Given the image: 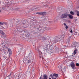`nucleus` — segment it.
Returning a JSON list of instances; mask_svg holds the SVG:
<instances>
[{"mask_svg": "<svg viewBox=\"0 0 79 79\" xmlns=\"http://www.w3.org/2000/svg\"><path fill=\"white\" fill-rule=\"evenodd\" d=\"M34 46H33V47H34Z\"/></svg>", "mask_w": 79, "mask_h": 79, "instance_id": "nucleus-47", "label": "nucleus"}, {"mask_svg": "<svg viewBox=\"0 0 79 79\" xmlns=\"http://www.w3.org/2000/svg\"><path fill=\"white\" fill-rule=\"evenodd\" d=\"M42 39L43 40H45V37H43Z\"/></svg>", "mask_w": 79, "mask_h": 79, "instance_id": "nucleus-31", "label": "nucleus"}, {"mask_svg": "<svg viewBox=\"0 0 79 79\" xmlns=\"http://www.w3.org/2000/svg\"><path fill=\"white\" fill-rule=\"evenodd\" d=\"M27 0L29 1V0Z\"/></svg>", "mask_w": 79, "mask_h": 79, "instance_id": "nucleus-46", "label": "nucleus"}, {"mask_svg": "<svg viewBox=\"0 0 79 79\" xmlns=\"http://www.w3.org/2000/svg\"><path fill=\"white\" fill-rule=\"evenodd\" d=\"M7 23H6L5 24V27H6V25H7Z\"/></svg>", "mask_w": 79, "mask_h": 79, "instance_id": "nucleus-27", "label": "nucleus"}, {"mask_svg": "<svg viewBox=\"0 0 79 79\" xmlns=\"http://www.w3.org/2000/svg\"><path fill=\"white\" fill-rule=\"evenodd\" d=\"M39 79H42V77H40Z\"/></svg>", "mask_w": 79, "mask_h": 79, "instance_id": "nucleus-35", "label": "nucleus"}, {"mask_svg": "<svg viewBox=\"0 0 79 79\" xmlns=\"http://www.w3.org/2000/svg\"><path fill=\"white\" fill-rule=\"evenodd\" d=\"M64 26H67V25H66V24L65 23H64Z\"/></svg>", "mask_w": 79, "mask_h": 79, "instance_id": "nucleus-29", "label": "nucleus"}, {"mask_svg": "<svg viewBox=\"0 0 79 79\" xmlns=\"http://www.w3.org/2000/svg\"><path fill=\"white\" fill-rule=\"evenodd\" d=\"M36 14L41 15V16H44L45 15V12H40L36 13Z\"/></svg>", "mask_w": 79, "mask_h": 79, "instance_id": "nucleus-2", "label": "nucleus"}, {"mask_svg": "<svg viewBox=\"0 0 79 79\" xmlns=\"http://www.w3.org/2000/svg\"><path fill=\"white\" fill-rule=\"evenodd\" d=\"M42 18L43 19L41 20V21L42 22H44V20L46 19V18L45 17H43Z\"/></svg>", "mask_w": 79, "mask_h": 79, "instance_id": "nucleus-14", "label": "nucleus"}, {"mask_svg": "<svg viewBox=\"0 0 79 79\" xmlns=\"http://www.w3.org/2000/svg\"><path fill=\"white\" fill-rule=\"evenodd\" d=\"M19 8H16L15 9L16 10H19Z\"/></svg>", "mask_w": 79, "mask_h": 79, "instance_id": "nucleus-32", "label": "nucleus"}, {"mask_svg": "<svg viewBox=\"0 0 79 79\" xmlns=\"http://www.w3.org/2000/svg\"><path fill=\"white\" fill-rule=\"evenodd\" d=\"M72 46L73 47H76V43H73Z\"/></svg>", "mask_w": 79, "mask_h": 79, "instance_id": "nucleus-13", "label": "nucleus"}, {"mask_svg": "<svg viewBox=\"0 0 79 79\" xmlns=\"http://www.w3.org/2000/svg\"><path fill=\"white\" fill-rule=\"evenodd\" d=\"M28 63H31V60H28L27 62Z\"/></svg>", "mask_w": 79, "mask_h": 79, "instance_id": "nucleus-21", "label": "nucleus"}, {"mask_svg": "<svg viewBox=\"0 0 79 79\" xmlns=\"http://www.w3.org/2000/svg\"><path fill=\"white\" fill-rule=\"evenodd\" d=\"M53 76L54 77H55L56 78H57L58 77V74H56V73H54L53 74Z\"/></svg>", "mask_w": 79, "mask_h": 79, "instance_id": "nucleus-8", "label": "nucleus"}, {"mask_svg": "<svg viewBox=\"0 0 79 79\" xmlns=\"http://www.w3.org/2000/svg\"><path fill=\"white\" fill-rule=\"evenodd\" d=\"M0 32L1 33V34H2V35H4V34H5V33L3 32V31L0 30Z\"/></svg>", "mask_w": 79, "mask_h": 79, "instance_id": "nucleus-16", "label": "nucleus"}, {"mask_svg": "<svg viewBox=\"0 0 79 79\" xmlns=\"http://www.w3.org/2000/svg\"><path fill=\"white\" fill-rule=\"evenodd\" d=\"M52 53L53 52H51Z\"/></svg>", "mask_w": 79, "mask_h": 79, "instance_id": "nucleus-45", "label": "nucleus"}, {"mask_svg": "<svg viewBox=\"0 0 79 79\" xmlns=\"http://www.w3.org/2000/svg\"><path fill=\"white\" fill-rule=\"evenodd\" d=\"M8 50L9 55H11L12 53L11 52V49L8 48Z\"/></svg>", "mask_w": 79, "mask_h": 79, "instance_id": "nucleus-5", "label": "nucleus"}, {"mask_svg": "<svg viewBox=\"0 0 79 79\" xmlns=\"http://www.w3.org/2000/svg\"><path fill=\"white\" fill-rule=\"evenodd\" d=\"M40 58H43V56H42V52H40Z\"/></svg>", "mask_w": 79, "mask_h": 79, "instance_id": "nucleus-12", "label": "nucleus"}, {"mask_svg": "<svg viewBox=\"0 0 79 79\" xmlns=\"http://www.w3.org/2000/svg\"><path fill=\"white\" fill-rule=\"evenodd\" d=\"M65 26H66L65 28H66V29H68V26L67 25Z\"/></svg>", "mask_w": 79, "mask_h": 79, "instance_id": "nucleus-28", "label": "nucleus"}, {"mask_svg": "<svg viewBox=\"0 0 79 79\" xmlns=\"http://www.w3.org/2000/svg\"><path fill=\"white\" fill-rule=\"evenodd\" d=\"M42 4L43 5H44V6H46L47 4V2H42Z\"/></svg>", "mask_w": 79, "mask_h": 79, "instance_id": "nucleus-9", "label": "nucleus"}, {"mask_svg": "<svg viewBox=\"0 0 79 79\" xmlns=\"http://www.w3.org/2000/svg\"><path fill=\"white\" fill-rule=\"evenodd\" d=\"M24 32H26V31H24Z\"/></svg>", "mask_w": 79, "mask_h": 79, "instance_id": "nucleus-41", "label": "nucleus"}, {"mask_svg": "<svg viewBox=\"0 0 79 79\" xmlns=\"http://www.w3.org/2000/svg\"><path fill=\"white\" fill-rule=\"evenodd\" d=\"M0 12H1V10H0Z\"/></svg>", "mask_w": 79, "mask_h": 79, "instance_id": "nucleus-43", "label": "nucleus"}, {"mask_svg": "<svg viewBox=\"0 0 79 79\" xmlns=\"http://www.w3.org/2000/svg\"><path fill=\"white\" fill-rule=\"evenodd\" d=\"M17 21H16L17 23H19V24H20L21 23V20H17Z\"/></svg>", "mask_w": 79, "mask_h": 79, "instance_id": "nucleus-15", "label": "nucleus"}, {"mask_svg": "<svg viewBox=\"0 0 79 79\" xmlns=\"http://www.w3.org/2000/svg\"><path fill=\"white\" fill-rule=\"evenodd\" d=\"M5 23L4 22H0V25H3V24H5Z\"/></svg>", "mask_w": 79, "mask_h": 79, "instance_id": "nucleus-20", "label": "nucleus"}, {"mask_svg": "<svg viewBox=\"0 0 79 79\" xmlns=\"http://www.w3.org/2000/svg\"><path fill=\"white\" fill-rule=\"evenodd\" d=\"M70 13L71 15H74V13L73 12V11H71Z\"/></svg>", "mask_w": 79, "mask_h": 79, "instance_id": "nucleus-19", "label": "nucleus"}, {"mask_svg": "<svg viewBox=\"0 0 79 79\" xmlns=\"http://www.w3.org/2000/svg\"><path fill=\"white\" fill-rule=\"evenodd\" d=\"M68 16L69 17V18L71 19L73 18V16L70 14L68 15Z\"/></svg>", "mask_w": 79, "mask_h": 79, "instance_id": "nucleus-6", "label": "nucleus"}, {"mask_svg": "<svg viewBox=\"0 0 79 79\" xmlns=\"http://www.w3.org/2000/svg\"><path fill=\"white\" fill-rule=\"evenodd\" d=\"M2 9L3 10H6V7H2Z\"/></svg>", "mask_w": 79, "mask_h": 79, "instance_id": "nucleus-26", "label": "nucleus"}, {"mask_svg": "<svg viewBox=\"0 0 79 79\" xmlns=\"http://www.w3.org/2000/svg\"><path fill=\"white\" fill-rule=\"evenodd\" d=\"M43 77L44 78H43L42 79H47V75L44 74L43 76Z\"/></svg>", "mask_w": 79, "mask_h": 79, "instance_id": "nucleus-4", "label": "nucleus"}, {"mask_svg": "<svg viewBox=\"0 0 79 79\" xmlns=\"http://www.w3.org/2000/svg\"><path fill=\"white\" fill-rule=\"evenodd\" d=\"M68 15L67 14H63L62 15L60 16V18L62 19H64V18H66L68 17Z\"/></svg>", "mask_w": 79, "mask_h": 79, "instance_id": "nucleus-1", "label": "nucleus"}, {"mask_svg": "<svg viewBox=\"0 0 79 79\" xmlns=\"http://www.w3.org/2000/svg\"><path fill=\"white\" fill-rule=\"evenodd\" d=\"M58 40V38H56L55 40H54V43H56V42H57Z\"/></svg>", "mask_w": 79, "mask_h": 79, "instance_id": "nucleus-11", "label": "nucleus"}, {"mask_svg": "<svg viewBox=\"0 0 79 79\" xmlns=\"http://www.w3.org/2000/svg\"><path fill=\"white\" fill-rule=\"evenodd\" d=\"M76 53H77V49H75L74 51V55H76Z\"/></svg>", "mask_w": 79, "mask_h": 79, "instance_id": "nucleus-18", "label": "nucleus"}, {"mask_svg": "<svg viewBox=\"0 0 79 79\" xmlns=\"http://www.w3.org/2000/svg\"><path fill=\"white\" fill-rule=\"evenodd\" d=\"M70 32H71V34H72V33H73V30H71L70 31Z\"/></svg>", "mask_w": 79, "mask_h": 79, "instance_id": "nucleus-30", "label": "nucleus"}, {"mask_svg": "<svg viewBox=\"0 0 79 79\" xmlns=\"http://www.w3.org/2000/svg\"><path fill=\"white\" fill-rule=\"evenodd\" d=\"M62 70H63V68L62 69Z\"/></svg>", "mask_w": 79, "mask_h": 79, "instance_id": "nucleus-40", "label": "nucleus"}, {"mask_svg": "<svg viewBox=\"0 0 79 79\" xmlns=\"http://www.w3.org/2000/svg\"><path fill=\"white\" fill-rule=\"evenodd\" d=\"M49 79H52L51 78H49Z\"/></svg>", "mask_w": 79, "mask_h": 79, "instance_id": "nucleus-37", "label": "nucleus"}, {"mask_svg": "<svg viewBox=\"0 0 79 79\" xmlns=\"http://www.w3.org/2000/svg\"><path fill=\"white\" fill-rule=\"evenodd\" d=\"M76 66H79V64L76 63Z\"/></svg>", "mask_w": 79, "mask_h": 79, "instance_id": "nucleus-25", "label": "nucleus"}, {"mask_svg": "<svg viewBox=\"0 0 79 79\" xmlns=\"http://www.w3.org/2000/svg\"><path fill=\"white\" fill-rule=\"evenodd\" d=\"M67 22L68 23H71V20H68Z\"/></svg>", "mask_w": 79, "mask_h": 79, "instance_id": "nucleus-22", "label": "nucleus"}, {"mask_svg": "<svg viewBox=\"0 0 79 79\" xmlns=\"http://www.w3.org/2000/svg\"><path fill=\"white\" fill-rule=\"evenodd\" d=\"M22 24L23 25H25V24H26V23H23Z\"/></svg>", "mask_w": 79, "mask_h": 79, "instance_id": "nucleus-34", "label": "nucleus"}, {"mask_svg": "<svg viewBox=\"0 0 79 79\" xmlns=\"http://www.w3.org/2000/svg\"><path fill=\"white\" fill-rule=\"evenodd\" d=\"M64 69H65V68H64Z\"/></svg>", "mask_w": 79, "mask_h": 79, "instance_id": "nucleus-42", "label": "nucleus"}, {"mask_svg": "<svg viewBox=\"0 0 79 79\" xmlns=\"http://www.w3.org/2000/svg\"><path fill=\"white\" fill-rule=\"evenodd\" d=\"M71 36H69L68 38L67 39L66 43H67V42H68V43L69 42V41L70 40V39H71Z\"/></svg>", "mask_w": 79, "mask_h": 79, "instance_id": "nucleus-7", "label": "nucleus"}, {"mask_svg": "<svg viewBox=\"0 0 79 79\" xmlns=\"http://www.w3.org/2000/svg\"><path fill=\"white\" fill-rule=\"evenodd\" d=\"M76 12H77V15L78 16H79V12L77 10L76 11Z\"/></svg>", "mask_w": 79, "mask_h": 79, "instance_id": "nucleus-17", "label": "nucleus"}, {"mask_svg": "<svg viewBox=\"0 0 79 79\" xmlns=\"http://www.w3.org/2000/svg\"><path fill=\"white\" fill-rule=\"evenodd\" d=\"M3 58H5V57H4V56H3Z\"/></svg>", "mask_w": 79, "mask_h": 79, "instance_id": "nucleus-39", "label": "nucleus"}, {"mask_svg": "<svg viewBox=\"0 0 79 79\" xmlns=\"http://www.w3.org/2000/svg\"><path fill=\"white\" fill-rule=\"evenodd\" d=\"M6 48H8V47H6Z\"/></svg>", "mask_w": 79, "mask_h": 79, "instance_id": "nucleus-38", "label": "nucleus"}, {"mask_svg": "<svg viewBox=\"0 0 79 79\" xmlns=\"http://www.w3.org/2000/svg\"><path fill=\"white\" fill-rule=\"evenodd\" d=\"M50 76L51 77H52V79L53 77V75H52V74H51Z\"/></svg>", "mask_w": 79, "mask_h": 79, "instance_id": "nucleus-24", "label": "nucleus"}, {"mask_svg": "<svg viewBox=\"0 0 79 79\" xmlns=\"http://www.w3.org/2000/svg\"><path fill=\"white\" fill-rule=\"evenodd\" d=\"M19 74H17L15 77V79H19Z\"/></svg>", "mask_w": 79, "mask_h": 79, "instance_id": "nucleus-10", "label": "nucleus"}, {"mask_svg": "<svg viewBox=\"0 0 79 79\" xmlns=\"http://www.w3.org/2000/svg\"><path fill=\"white\" fill-rule=\"evenodd\" d=\"M11 74L10 73V76H11Z\"/></svg>", "mask_w": 79, "mask_h": 79, "instance_id": "nucleus-36", "label": "nucleus"}, {"mask_svg": "<svg viewBox=\"0 0 79 79\" xmlns=\"http://www.w3.org/2000/svg\"><path fill=\"white\" fill-rule=\"evenodd\" d=\"M5 79H10V77H7L5 78Z\"/></svg>", "mask_w": 79, "mask_h": 79, "instance_id": "nucleus-23", "label": "nucleus"}, {"mask_svg": "<svg viewBox=\"0 0 79 79\" xmlns=\"http://www.w3.org/2000/svg\"><path fill=\"white\" fill-rule=\"evenodd\" d=\"M78 8H79V6H78Z\"/></svg>", "mask_w": 79, "mask_h": 79, "instance_id": "nucleus-44", "label": "nucleus"}, {"mask_svg": "<svg viewBox=\"0 0 79 79\" xmlns=\"http://www.w3.org/2000/svg\"><path fill=\"white\" fill-rule=\"evenodd\" d=\"M52 79H56V78H54L53 77Z\"/></svg>", "mask_w": 79, "mask_h": 79, "instance_id": "nucleus-33", "label": "nucleus"}, {"mask_svg": "<svg viewBox=\"0 0 79 79\" xmlns=\"http://www.w3.org/2000/svg\"><path fill=\"white\" fill-rule=\"evenodd\" d=\"M70 65L71 66V67H72V69H74L75 66L74 63L73 62H72L71 64H70Z\"/></svg>", "mask_w": 79, "mask_h": 79, "instance_id": "nucleus-3", "label": "nucleus"}]
</instances>
